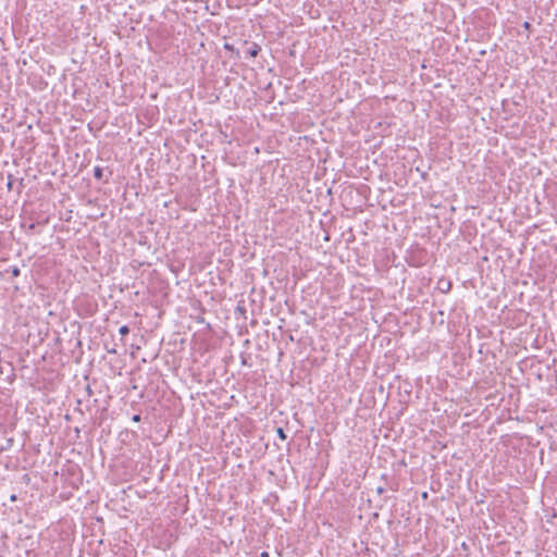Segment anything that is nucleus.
Instances as JSON below:
<instances>
[{"label": "nucleus", "mask_w": 557, "mask_h": 557, "mask_svg": "<svg viewBox=\"0 0 557 557\" xmlns=\"http://www.w3.org/2000/svg\"><path fill=\"white\" fill-rule=\"evenodd\" d=\"M245 45H247V48L245 50L246 57L256 58L261 51V47L256 42H251L248 45L247 41H245Z\"/></svg>", "instance_id": "obj_1"}, {"label": "nucleus", "mask_w": 557, "mask_h": 557, "mask_svg": "<svg viewBox=\"0 0 557 557\" xmlns=\"http://www.w3.org/2000/svg\"><path fill=\"white\" fill-rule=\"evenodd\" d=\"M437 288L442 293H448L450 290V288H451V282L449 280H446V278H441L437 282Z\"/></svg>", "instance_id": "obj_2"}, {"label": "nucleus", "mask_w": 557, "mask_h": 557, "mask_svg": "<svg viewBox=\"0 0 557 557\" xmlns=\"http://www.w3.org/2000/svg\"><path fill=\"white\" fill-rule=\"evenodd\" d=\"M5 273H11L13 277H17L21 274V270L17 265H11L4 270Z\"/></svg>", "instance_id": "obj_3"}, {"label": "nucleus", "mask_w": 557, "mask_h": 557, "mask_svg": "<svg viewBox=\"0 0 557 557\" xmlns=\"http://www.w3.org/2000/svg\"><path fill=\"white\" fill-rule=\"evenodd\" d=\"M102 175H103V170L100 168V166H96L94 169V176L97 178V180H101L102 178Z\"/></svg>", "instance_id": "obj_4"}, {"label": "nucleus", "mask_w": 557, "mask_h": 557, "mask_svg": "<svg viewBox=\"0 0 557 557\" xmlns=\"http://www.w3.org/2000/svg\"><path fill=\"white\" fill-rule=\"evenodd\" d=\"M276 434L278 438H281L282 441H285L287 438V435L282 428L276 429Z\"/></svg>", "instance_id": "obj_5"}, {"label": "nucleus", "mask_w": 557, "mask_h": 557, "mask_svg": "<svg viewBox=\"0 0 557 557\" xmlns=\"http://www.w3.org/2000/svg\"><path fill=\"white\" fill-rule=\"evenodd\" d=\"M119 333L122 335V336H125L129 333V327L127 325H122L119 330Z\"/></svg>", "instance_id": "obj_6"}, {"label": "nucleus", "mask_w": 557, "mask_h": 557, "mask_svg": "<svg viewBox=\"0 0 557 557\" xmlns=\"http://www.w3.org/2000/svg\"><path fill=\"white\" fill-rule=\"evenodd\" d=\"M7 187H8L9 190H12V188H13V177H12V175L8 176Z\"/></svg>", "instance_id": "obj_7"}, {"label": "nucleus", "mask_w": 557, "mask_h": 557, "mask_svg": "<svg viewBox=\"0 0 557 557\" xmlns=\"http://www.w3.org/2000/svg\"><path fill=\"white\" fill-rule=\"evenodd\" d=\"M36 227H37V224L36 223H32V224L28 225L27 230H28V232L34 233Z\"/></svg>", "instance_id": "obj_8"}, {"label": "nucleus", "mask_w": 557, "mask_h": 557, "mask_svg": "<svg viewBox=\"0 0 557 557\" xmlns=\"http://www.w3.org/2000/svg\"><path fill=\"white\" fill-rule=\"evenodd\" d=\"M224 49L228 50V51H234V47L233 45H230V44H224Z\"/></svg>", "instance_id": "obj_9"}, {"label": "nucleus", "mask_w": 557, "mask_h": 557, "mask_svg": "<svg viewBox=\"0 0 557 557\" xmlns=\"http://www.w3.org/2000/svg\"><path fill=\"white\" fill-rule=\"evenodd\" d=\"M132 420H133L134 422H139V421L141 420L140 414H134V416H133V418H132Z\"/></svg>", "instance_id": "obj_10"}, {"label": "nucleus", "mask_w": 557, "mask_h": 557, "mask_svg": "<svg viewBox=\"0 0 557 557\" xmlns=\"http://www.w3.org/2000/svg\"><path fill=\"white\" fill-rule=\"evenodd\" d=\"M86 392H87L88 396L92 395V391H91V387L89 385L86 386Z\"/></svg>", "instance_id": "obj_11"}, {"label": "nucleus", "mask_w": 557, "mask_h": 557, "mask_svg": "<svg viewBox=\"0 0 557 557\" xmlns=\"http://www.w3.org/2000/svg\"><path fill=\"white\" fill-rule=\"evenodd\" d=\"M260 557H270V555H269V553H267V552H262V553L260 554Z\"/></svg>", "instance_id": "obj_12"}, {"label": "nucleus", "mask_w": 557, "mask_h": 557, "mask_svg": "<svg viewBox=\"0 0 557 557\" xmlns=\"http://www.w3.org/2000/svg\"><path fill=\"white\" fill-rule=\"evenodd\" d=\"M523 26L524 28L529 29L531 27V24L529 22H524Z\"/></svg>", "instance_id": "obj_13"}, {"label": "nucleus", "mask_w": 557, "mask_h": 557, "mask_svg": "<svg viewBox=\"0 0 557 557\" xmlns=\"http://www.w3.org/2000/svg\"><path fill=\"white\" fill-rule=\"evenodd\" d=\"M376 492H377V494H382V493H384V488L380 486V487H377Z\"/></svg>", "instance_id": "obj_14"}, {"label": "nucleus", "mask_w": 557, "mask_h": 557, "mask_svg": "<svg viewBox=\"0 0 557 557\" xmlns=\"http://www.w3.org/2000/svg\"><path fill=\"white\" fill-rule=\"evenodd\" d=\"M108 351H109V352H111V354H115V352H116V350H115V349L108 350Z\"/></svg>", "instance_id": "obj_15"}]
</instances>
